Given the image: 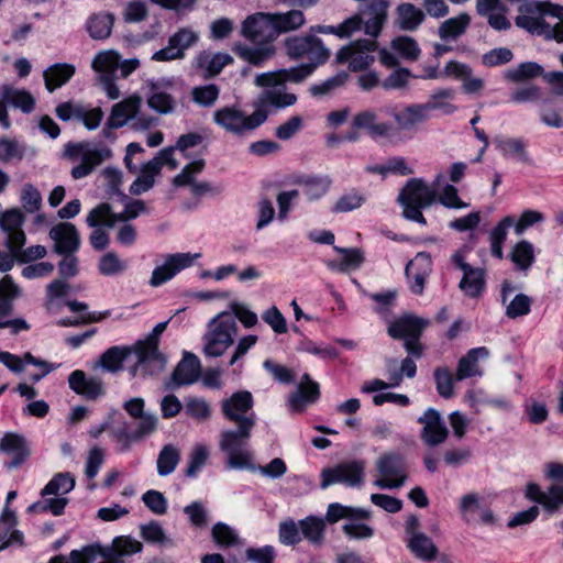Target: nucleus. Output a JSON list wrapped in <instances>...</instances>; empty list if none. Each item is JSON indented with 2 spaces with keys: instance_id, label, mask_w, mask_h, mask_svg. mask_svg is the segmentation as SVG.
<instances>
[{
  "instance_id": "f257e3e1",
  "label": "nucleus",
  "mask_w": 563,
  "mask_h": 563,
  "mask_svg": "<svg viewBox=\"0 0 563 563\" xmlns=\"http://www.w3.org/2000/svg\"><path fill=\"white\" fill-rule=\"evenodd\" d=\"M241 35L256 45L235 44L233 52L242 60L263 67L277 52L274 42L278 38L272 13L257 12L242 23Z\"/></svg>"
},
{
  "instance_id": "f03ea898",
  "label": "nucleus",
  "mask_w": 563,
  "mask_h": 563,
  "mask_svg": "<svg viewBox=\"0 0 563 563\" xmlns=\"http://www.w3.org/2000/svg\"><path fill=\"white\" fill-rule=\"evenodd\" d=\"M169 320L157 323L143 340L133 344L135 364L130 368L133 377L157 376L165 371L166 356L158 350L159 336L166 330Z\"/></svg>"
},
{
  "instance_id": "7ed1b4c3",
  "label": "nucleus",
  "mask_w": 563,
  "mask_h": 563,
  "mask_svg": "<svg viewBox=\"0 0 563 563\" xmlns=\"http://www.w3.org/2000/svg\"><path fill=\"white\" fill-rule=\"evenodd\" d=\"M443 180V175L439 173L433 181V186L426 183L422 178L409 179L398 195V202L402 207L405 219L417 222L421 225L427 224L421 210L429 208L437 200V189Z\"/></svg>"
},
{
  "instance_id": "20e7f679",
  "label": "nucleus",
  "mask_w": 563,
  "mask_h": 563,
  "mask_svg": "<svg viewBox=\"0 0 563 563\" xmlns=\"http://www.w3.org/2000/svg\"><path fill=\"white\" fill-rule=\"evenodd\" d=\"M235 430H224L221 432L219 448L227 454V466L231 470L253 468V454L246 448L251 438L254 422L243 420L242 424H236Z\"/></svg>"
},
{
  "instance_id": "39448f33",
  "label": "nucleus",
  "mask_w": 563,
  "mask_h": 563,
  "mask_svg": "<svg viewBox=\"0 0 563 563\" xmlns=\"http://www.w3.org/2000/svg\"><path fill=\"white\" fill-rule=\"evenodd\" d=\"M65 156L74 163L70 175L74 179H81L90 175L93 169L112 156V151L102 143L77 142L65 145Z\"/></svg>"
},
{
  "instance_id": "423d86ee",
  "label": "nucleus",
  "mask_w": 563,
  "mask_h": 563,
  "mask_svg": "<svg viewBox=\"0 0 563 563\" xmlns=\"http://www.w3.org/2000/svg\"><path fill=\"white\" fill-rule=\"evenodd\" d=\"M238 323L234 317L223 311L213 317L203 335V353L208 357H219L234 343Z\"/></svg>"
},
{
  "instance_id": "0eeeda50",
  "label": "nucleus",
  "mask_w": 563,
  "mask_h": 563,
  "mask_svg": "<svg viewBox=\"0 0 563 563\" xmlns=\"http://www.w3.org/2000/svg\"><path fill=\"white\" fill-rule=\"evenodd\" d=\"M213 122L227 133L243 137L264 124V113L254 111L246 114L236 106H225L213 112Z\"/></svg>"
},
{
  "instance_id": "6e6552de",
  "label": "nucleus",
  "mask_w": 563,
  "mask_h": 563,
  "mask_svg": "<svg viewBox=\"0 0 563 563\" xmlns=\"http://www.w3.org/2000/svg\"><path fill=\"white\" fill-rule=\"evenodd\" d=\"M286 54L294 59L307 58L308 65L317 67L324 64L330 57V51L321 38L313 34L287 37L284 42Z\"/></svg>"
},
{
  "instance_id": "1a4fd4ad",
  "label": "nucleus",
  "mask_w": 563,
  "mask_h": 563,
  "mask_svg": "<svg viewBox=\"0 0 563 563\" xmlns=\"http://www.w3.org/2000/svg\"><path fill=\"white\" fill-rule=\"evenodd\" d=\"M379 477L374 481V485L380 489L400 488L407 481V471L405 459L396 452H386L382 454L375 463Z\"/></svg>"
},
{
  "instance_id": "9d476101",
  "label": "nucleus",
  "mask_w": 563,
  "mask_h": 563,
  "mask_svg": "<svg viewBox=\"0 0 563 563\" xmlns=\"http://www.w3.org/2000/svg\"><path fill=\"white\" fill-rule=\"evenodd\" d=\"M427 325V320L415 316H404L389 324L388 334L393 339H402L406 351L419 358L422 355V346L419 339Z\"/></svg>"
},
{
  "instance_id": "9b49d317",
  "label": "nucleus",
  "mask_w": 563,
  "mask_h": 563,
  "mask_svg": "<svg viewBox=\"0 0 563 563\" xmlns=\"http://www.w3.org/2000/svg\"><path fill=\"white\" fill-rule=\"evenodd\" d=\"M146 211L147 208L142 200L128 201L124 210L119 213L113 212L109 203H100L90 210L86 222L89 227L104 225L112 228L117 222L133 220Z\"/></svg>"
},
{
  "instance_id": "f8f14e48",
  "label": "nucleus",
  "mask_w": 563,
  "mask_h": 563,
  "mask_svg": "<svg viewBox=\"0 0 563 563\" xmlns=\"http://www.w3.org/2000/svg\"><path fill=\"white\" fill-rule=\"evenodd\" d=\"M365 463L360 460L340 463L333 467L321 471L320 487L328 488L334 484H343L347 487H360L364 483Z\"/></svg>"
},
{
  "instance_id": "ddd939ff",
  "label": "nucleus",
  "mask_w": 563,
  "mask_h": 563,
  "mask_svg": "<svg viewBox=\"0 0 563 563\" xmlns=\"http://www.w3.org/2000/svg\"><path fill=\"white\" fill-rule=\"evenodd\" d=\"M255 86L264 88V90L254 101V108L256 112L264 113V123L268 119L272 108L285 109L294 106L297 102V96L295 93L288 92L284 82Z\"/></svg>"
},
{
  "instance_id": "4468645a",
  "label": "nucleus",
  "mask_w": 563,
  "mask_h": 563,
  "mask_svg": "<svg viewBox=\"0 0 563 563\" xmlns=\"http://www.w3.org/2000/svg\"><path fill=\"white\" fill-rule=\"evenodd\" d=\"M375 51V41L357 40L338 51L336 62L341 64L346 63L352 71L363 70L374 63Z\"/></svg>"
},
{
  "instance_id": "2eb2a0df",
  "label": "nucleus",
  "mask_w": 563,
  "mask_h": 563,
  "mask_svg": "<svg viewBox=\"0 0 563 563\" xmlns=\"http://www.w3.org/2000/svg\"><path fill=\"white\" fill-rule=\"evenodd\" d=\"M200 253H174L164 257V262L156 266L150 278L152 287H159L173 279L181 271L191 267L194 262L200 258Z\"/></svg>"
},
{
  "instance_id": "dca6fc26",
  "label": "nucleus",
  "mask_w": 563,
  "mask_h": 563,
  "mask_svg": "<svg viewBox=\"0 0 563 563\" xmlns=\"http://www.w3.org/2000/svg\"><path fill=\"white\" fill-rule=\"evenodd\" d=\"M158 418L156 416H147L137 421L135 428L131 430L126 423L114 428L111 431L113 439L120 445V452H128L132 444L151 435L157 429Z\"/></svg>"
},
{
  "instance_id": "f3484780",
  "label": "nucleus",
  "mask_w": 563,
  "mask_h": 563,
  "mask_svg": "<svg viewBox=\"0 0 563 563\" xmlns=\"http://www.w3.org/2000/svg\"><path fill=\"white\" fill-rule=\"evenodd\" d=\"M198 41V34L188 27H181L169 36L165 47L156 51L152 55L155 62H172L185 57V52L195 45Z\"/></svg>"
},
{
  "instance_id": "a211bd4d",
  "label": "nucleus",
  "mask_w": 563,
  "mask_h": 563,
  "mask_svg": "<svg viewBox=\"0 0 563 563\" xmlns=\"http://www.w3.org/2000/svg\"><path fill=\"white\" fill-rule=\"evenodd\" d=\"M253 405L254 400L252 394L247 390H240L222 401L221 410L228 420L236 424H242L243 420H252L255 424V413H249Z\"/></svg>"
},
{
  "instance_id": "6ab92c4d",
  "label": "nucleus",
  "mask_w": 563,
  "mask_h": 563,
  "mask_svg": "<svg viewBox=\"0 0 563 563\" xmlns=\"http://www.w3.org/2000/svg\"><path fill=\"white\" fill-rule=\"evenodd\" d=\"M418 422L423 426L420 438L426 445L433 448L444 443L448 439L449 430L438 410L428 408L423 415L418 418Z\"/></svg>"
},
{
  "instance_id": "aec40b11",
  "label": "nucleus",
  "mask_w": 563,
  "mask_h": 563,
  "mask_svg": "<svg viewBox=\"0 0 563 563\" xmlns=\"http://www.w3.org/2000/svg\"><path fill=\"white\" fill-rule=\"evenodd\" d=\"M440 107L441 104L438 102L412 103L395 111L393 118L399 130L411 131L428 120L432 108Z\"/></svg>"
},
{
  "instance_id": "412c9836",
  "label": "nucleus",
  "mask_w": 563,
  "mask_h": 563,
  "mask_svg": "<svg viewBox=\"0 0 563 563\" xmlns=\"http://www.w3.org/2000/svg\"><path fill=\"white\" fill-rule=\"evenodd\" d=\"M24 214L18 208L7 210L0 216V228L7 234L5 246L10 250L14 246L19 250L26 242V235L22 229Z\"/></svg>"
},
{
  "instance_id": "4be33fe9",
  "label": "nucleus",
  "mask_w": 563,
  "mask_h": 563,
  "mask_svg": "<svg viewBox=\"0 0 563 563\" xmlns=\"http://www.w3.org/2000/svg\"><path fill=\"white\" fill-rule=\"evenodd\" d=\"M57 254L76 253L81 244L77 228L70 222H59L48 233Z\"/></svg>"
},
{
  "instance_id": "5701e85b",
  "label": "nucleus",
  "mask_w": 563,
  "mask_h": 563,
  "mask_svg": "<svg viewBox=\"0 0 563 563\" xmlns=\"http://www.w3.org/2000/svg\"><path fill=\"white\" fill-rule=\"evenodd\" d=\"M314 69L313 65L301 64L297 67L261 73L255 76L254 85L286 84L287 81L299 84L308 78Z\"/></svg>"
},
{
  "instance_id": "b1692460",
  "label": "nucleus",
  "mask_w": 563,
  "mask_h": 563,
  "mask_svg": "<svg viewBox=\"0 0 563 563\" xmlns=\"http://www.w3.org/2000/svg\"><path fill=\"white\" fill-rule=\"evenodd\" d=\"M388 7L387 0H372L360 9L357 14L363 16L365 34L378 36L387 19Z\"/></svg>"
},
{
  "instance_id": "393cba45",
  "label": "nucleus",
  "mask_w": 563,
  "mask_h": 563,
  "mask_svg": "<svg viewBox=\"0 0 563 563\" xmlns=\"http://www.w3.org/2000/svg\"><path fill=\"white\" fill-rule=\"evenodd\" d=\"M0 452L12 457L11 461L4 463L9 470L20 467L31 454L25 438L14 432H7L1 438Z\"/></svg>"
},
{
  "instance_id": "a878e982",
  "label": "nucleus",
  "mask_w": 563,
  "mask_h": 563,
  "mask_svg": "<svg viewBox=\"0 0 563 563\" xmlns=\"http://www.w3.org/2000/svg\"><path fill=\"white\" fill-rule=\"evenodd\" d=\"M68 385L74 393L88 400H96L106 393L101 378L87 376L81 369H75L70 373Z\"/></svg>"
},
{
  "instance_id": "bb28decb",
  "label": "nucleus",
  "mask_w": 563,
  "mask_h": 563,
  "mask_svg": "<svg viewBox=\"0 0 563 563\" xmlns=\"http://www.w3.org/2000/svg\"><path fill=\"white\" fill-rule=\"evenodd\" d=\"M200 376V361L189 352L184 354L183 360L174 369L169 382L166 383L167 389H174L180 386L195 383Z\"/></svg>"
},
{
  "instance_id": "cd10ccee",
  "label": "nucleus",
  "mask_w": 563,
  "mask_h": 563,
  "mask_svg": "<svg viewBox=\"0 0 563 563\" xmlns=\"http://www.w3.org/2000/svg\"><path fill=\"white\" fill-rule=\"evenodd\" d=\"M432 261L430 254L419 252L406 266V276L410 289L416 295L423 292L426 278L431 272Z\"/></svg>"
},
{
  "instance_id": "c85d7f7f",
  "label": "nucleus",
  "mask_w": 563,
  "mask_h": 563,
  "mask_svg": "<svg viewBox=\"0 0 563 563\" xmlns=\"http://www.w3.org/2000/svg\"><path fill=\"white\" fill-rule=\"evenodd\" d=\"M352 128L365 130L375 141L388 137L393 130L390 123L377 122V114L373 110H363L356 113L352 119Z\"/></svg>"
},
{
  "instance_id": "c756f323",
  "label": "nucleus",
  "mask_w": 563,
  "mask_h": 563,
  "mask_svg": "<svg viewBox=\"0 0 563 563\" xmlns=\"http://www.w3.org/2000/svg\"><path fill=\"white\" fill-rule=\"evenodd\" d=\"M489 356V351L485 346L471 349L459 361L455 380H464L466 378L482 376L483 369L479 365L481 360H486Z\"/></svg>"
},
{
  "instance_id": "7c9ffc66",
  "label": "nucleus",
  "mask_w": 563,
  "mask_h": 563,
  "mask_svg": "<svg viewBox=\"0 0 563 563\" xmlns=\"http://www.w3.org/2000/svg\"><path fill=\"white\" fill-rule=\"evenodd\" d=\"M143 545L130 536L115 537L110 547H101V558L122 563L123 558L141 552Z\"/></svg>"
},
{
  "instance_id": "2f4dec72",
  "label": "nucleus",
  "mask_w": 563,
  "mask_h": 563,
  "mask_svg": "<svg viewBox=\"0 0 563 563\" xmlns=\"http://www.w3.org/2000/svg\"><path fill=\"white\" fill-rule=\"evenodd\" d=\"M142 100L139 96H130L122 101L113 104L108 118L107 126L109 129H119L133 119L140 110Z\"/></svg>"
},
{
  "instance_id": "473e14b6",
  "label": "nucleus",
  "mask_w": 563,
  "mask_h": 563,
  "mask_svg": "<svg viewBox=\"0 0 563 563\" xmlns=\"http://www.w3.org/2000/svg\"><path fill=\"white\" fill-rule=\"evenodd\" d=\"M476 10L479 15L486 16L488 24L497 30L503 31L510 27V22L505 15V8L500 0H477Z\"/></svg>"
},
{
  "instance_id": "72a5a7b5",
  "label": "nucleus",
  "mask_w": 563,
  "mask_h": 563,
  "mask_svg": "<svg viewBox=\"0 0 563 563\" xmlns=\"http://www.w3.org/2000/svg\"><path fill=\"white\" fill-rule=\"evenodd\" d=\"M319 395L318 384L312 382L308 374H305L297 390L289 396V407L292 411H301L308 404L314 402Z\"/></svg>"
},
{
  "instance_id": "f704fd0d",
  "label": "nucleus",
  "mask_w": 563,
  "mask_h": 563,
  "mask_svg": "<svg viewBox=\"0 0 563 563\" xmlns=\"http://www.w3.org/2000/svg\"><path fill=\"white\" fill-rule=\"evenodd\" d=\"M15 525V512L5 506L0 518V550L12 544L23 545V533L14 529Z\"/></svg>"
},
{
  "instance_id": "c9c22d12",
  "label": "nucleus",
  "mask_w": 563,
  "mask_h": 563,
  "mask_svg": "<svg viewBox=\"0 0 563 563\" xmlns=\"http://www.w3.org/2000/svg\"><path fill=\"white\" fill-rule=\"evenodd\" d=\"M424 19L426 13L412 3H400L396 8V23L402 31H416Z\"/></svg>"
},
{
  "instance_id": "e433bc0d",
  "label": "nucleus",
  "mask_w": 563,
  "mask_h": 563,
  "mask_svg": "<svg viewBox=\"0 0 563 563\" xmlns=\"http://www.w3.org/2000/svg\"><path fill=\"white\" fill-rule=\"evenodd\" d=\"M75 73L76 67L73 64L57 63L49 66L43 73L45 88L49 92L55 91L67 84Z\"/></svg>"
},
{
  "instance_id": "4c0bfd02",
  "label": "nucleus",
  "mask_w": 563,
  "mask_h": 563,
  "mask_svg": "<svg viewBox=\"0 0 563 563\" xmlns=\"http://www.w3.org/2000/svg\"><path fill=\"white\" fill-rule=\"evenodd\" d=\"M133 353V346H112L106 350L98 362L92 366L93 369L100 367L109 373H117L122 368L125 358Z\"/></svg>"
},
{
  "instance_id": "58836bf2",
  "label": "nucleus",
  "mask_w": 563,
  "mask_h": 563,
  "mask_svg": "<svg viewBox=\"0 0 563 563\" xmlns=\"http://www.w3.org/2000/svg\"><path fill=\"white\" fill-rule=\"evenodd\" d=\"M272 15L278 36L284 33L296 32L307 22L305 13L299 9L275 12Z\"/></svg>"
},
{
  "instance_id": "ea45409f",
  "label": "nucleus",
  "mask_w": 563,
  "mask_h": 563,
  "mask_svg": "<svg viewBox=\"0 0 563 563\" xmlns=\"http://www.w3.org/2000/svg\"><path fill=\"white\" fill-rule=\"evenodd\" d=\"M140 175L131 184L129 191L133 196H140L151 190L156 183V177L161 175L156 162H146L140 169Z\"/></svg>"
},
{
  "instance_id": "a19ab883",
  "label": "nucleus",
  "mask_w": 563,
  "mask_h": 563,
  "mask_svg": "<svg viewBox=\"0 0 563 563\" xmlns=\"http://www.w3.org/2000/svg\"><path fill=\"white\" fill-rule=\"evenodd\" d=\"M407 547L419 560L431 562L437 559L439 550L434 542L424 533L413 534L407 540Z\"/></svg>"
},
{
  "instance_id": "79ce46f5",
  "label": "nucleus",
  "mask_w": 563,
  "mask_h": 563,
  "mask_svg": "<svg viewBox=\"0 0 563 563\" xmlns=\"http://www.w3.org/2000/svg\"><path fill=\"white\" fill-rule=\"evenodd\" d=\"M114 23L113 14L99 12L90 15L86 22V30L93 40H106L112 33Z\"/></svg>"
},
{
  "instance_id": "37998d69",
  "label": "nucleus",
  "mask_w": 563,
  "mask_h": 563,
  "mask_svg": "<svg viewBox=\"0 0 563 563\" xmlns=\"http://www.w3.org/2000/svg\"><path fill=\"white\" fill-rule=\"evenodd\" d=\"M460 289L467 297L477 298L485 289V274L482 268L472 267L463 272L459 284Z\"/></svg>"
},
{
  "instance_id": "c03bdc74",
  "label": "nucleus",
  "mask_w": 563,
  "mask_h": 563,
  "mask_svg": "<svg viewBox=\"0 0 563 563\" xmlns=\"http://www.w3.org/2000/svg\"><path fill=\"white\" fill-rule=\"evenodd\" d=\"M371 511L364 508L344 506L339 503H332L328 506L325 512V520L330 523H335L341 519H368Z\"/></svg>"
},
{
  "instance_id": "a18cd8bd",
  "label": "nucleus",
  "mask_w": 563,
  "mask_h": 563,
  "mask_svg": "<svg viewBox=\"0 0 563 563\" xmlns=\"http://www.w3.org/2000/svg\"><path fill=\"white\" fill-rule=\"evenodd\" d=\"M514 224L515 218L512 216H506L490 230L489 242L493 256L499 260L503 258V245L507 239L508 229L514 227Z\"/></svg>"
},
{
  "instance_id": "49530a36",
  "label": "nucleus",
  "mask_w": 563,
  "mask_h": 563,
  "mask_svg": "<svg viewBox=\"0 0 563 563\" xmlns=\"http://www.w3.org/2000/svg\"><path fill=\"white\" fill-rule=\"evenodd\" d=\"M470 22L471 18L467 13L450 18L440 24L438 35L443 41L456 40L466 31Z\"/></svg>"
},
{
  "instance_id": "de8ad7c7",
  "label": "nucleus",
  "mask_w": 563,
  "mask_h": 563,
  "mask_svg": "<svg viewBox=\"0 0 563 563\" xmlns=\"http://www.w3.org/2000/svg\"><path fill=\"white\" fill-rule=\"evenodd\" d=\"M181 453L179 448L173 444L164 445L157 456L156 467L159 476H168L178 466Z\"/></svg>"
},
{
  "instance_id": "09e8293b",
  "label": "nucleus",
  "mask_w": 563,
  "mask_h": 563,
  "mask_svg": "<svg viewBox=\"0 0 563 563\" xmlns=\"http://www.w3.org/2000/svg\"><path fill=\"white\" fill-rule=\"evenodd\" d=\"M494 143L504 157L528 162L526 144L521 139L497 136Z\"/></svg>"
},
{
  "instance_id": "8fccbe9b",
  "label": "nucleus",
  "mask_w": 563,
  "mask_h": 563,
  "mask_svg": "<svg viewBox=\"0 0 563 563\" xmlns=\"http://www.w3.org/2000/svg\"><path fill=\"white\" fill-rule=\"evenodd\" d=\"M1 96L4 101L21 109L24 113H30L34 110L35 100L26 90H19L4 85L1 88Z\"/></svg>"
},
{
  "instance_id": "3c124183",
  "label": "nucleus",
  "mask_w": 563,
  "mask_h": 563,
  "mask_svg": "<svg viewBox=\"0 0 563 563\" xmlns=\"http://www.w3.org/2000/svg\"><path fill=\"white\" fill-rule=\"evenodd\" d=\"M120 55L113 49L101 51L92 59L91 67L101 76L113 77L119 67Z\"/></svg>"
},
{
  "instance_id": "603ef678",
  "label": "nucleus",
  "mask_w": 563,
  "mask_h": 563,
  "mask_svg": "<svg viewBox=\"0 0 563 563\" xmlns=\"http://www.w3.org/2000/svg\"><path fill=\"white\" fill-rule=\"evenodd\" d=\"M303 194L309 200H317L323 197L330 189L332 180L329 176H309L301 179Z\"/></svg>"
},
{
  "instance_id": "864d4df0",
  "label": "nucleus",
  "mask_w": 563,
  "mask_h": 563,
  "mask_svg": "<svg viewBox=\"0 0 563 563\" xmlns=\"http://www.w3.org/2000/svg\"><path fill=\"white\" fill-rule=\"evenodd\" d=\"M509 256L518 269L526 272L534 262L533 245L527 240L519 241L512 246Z\"/></svg>"
},
{
  "instance_id": "5fc2aeb1",
  "label": "nucleus",
  "mask_w": 563,
  "mask_h": 563,
  "mask_svg": "<svg viewBox=\"0 0 563 563\" xmlns=\"http://www.w3.org/2000/svg\"><path fill=\"white\" fill-rule=\"evenodd\" d=\"M301 534L310 543L320 545L324 539V520L318 517L309 516L299 521Z\"/></svg>"
},
{
  "instance_id": "6e6d98bb",
  "label": "nucleus",
  "mask_w": 563,
  "mask_h": 563,
  "mask_svg": "<svg viewBox=\"0 0 563 563\" xmlns=\"http://www.w3.org/2000/svg\"><path fill=\"white\" fill-rule=\"evenodd\" d=\"M75 487V478L69 473L56 474L42 489V497L49 495L63 497Z\"/></svg>"
},
{
  "instance_id": "4d7b16f0",
  "label": "nucleus",
  "mask_w": 563,
  "mask_h": 563,
  "mask_svg": "<svg viewBox=\"0 0 563 563\" xmlns=\"http://www.w3.org/2000/svg\"><path fill=\"white\" fill-rule=\"evenodd\" d=\"M544 74L545 73L543 71V67L538 63L526 62L521 63L515 68L507 69L504 74V77L509 81L519 82L538 76L543 77Z\"/></svg>"
},
{
  "instance_id": "13d9d810",
  "label": "nucleus",
  "mask_w": 563,
  "mask_h": 563,
  "mask_svg": "<svg viewBox=\"0 0 563 563\" xmlns=\"http://www.w3.org/2000/svg\"><path fill=\"white\" fill-rule=\"evenodd\" d=\"M147 104L151 109L155 110L156 112L167 114L173 112L175 108V100L159 86L152 85L151 95L147 99Z\"/></svg>"
},
{
  "instance_id": "bf43d9fd",
  "label": "nucleus",
  "mask_w": 563,
  "mask_h": 563,
  "mask_svg": "<svg viewBox=\"0 0 563 563\" xmlns=\"http://www.w3.org/2000/svg\"><path fill=\"white\" fill-rule=\"evenodd\" d=\"M209 459V449L205 444H196L188 455V466L185 471L186 476L194 478L206 465Z\"/></svg>"
},
{
  "instance_id": "052dcab7",
  "label": "nucleus",
  "mask_w": 563,
  "mask_h": 563,
  "mask_svg": "<svg viewBox=\"0 0 563 563\" xmlns=\"http://www.w3.org/2000/svg\"><path fill=\"white\" fill-rule=\"evenodd\" d=\"M203 159H195L187 164L179 174H177L172 183L175 187H190L192 183L197 181L196 177L205 169Z\"/></svg>"
},
{
  "instance_id": "680f3d73",
  "label": "nucleus",
  "mask_w": 563,
  "mask_h": 563,
  "mask_svg": "<svg viewBox=\"0 0 563 563\" xmlns=\"http://www.w3.org/2000/svg\"><path fill=\"white\" fill-rule=\"evenodd\" d=\"M20 200L22 208L27 213H36L41 210L43 199L40 190L31 183L23 185Z\"/></svg>"
},
{
  "instance_id": "e2e57ef3",
  "label": "nucleus",
  "mask_w": 563,
  "mask_h": 563,
  "mask_svg": "<svg viewBox=\"0 0 563 563\" xmlns=\"http://www.w3.org/2000/svg\"><path fill=\"white\" fill-rule=\"evenodd\" d=\"M233 58L227 53H217L213 56L208 54H201L197 58V63L200 67H206L210 76L218 75L224 66L231 64Z\"/></svg>"
},
{
  "instance_id": "0e129e2a",
  "label": "nucleus",
  "mask_w": 563,
  "mask_h": 563,
  "mask_svg": "<svg viewBox=\"0 0 563 563\" xmlns=\"http://www.w3.org/2000/svg\"><path fill=\"white\" fill-rule=\"evenodd\" d=\"M366 201V198L360 191L352 189L345 194H343L334 206L332 207V211L336 213L350 212L355 209L361 208Z\"/></svg>"
},
{
  "instance_id": "69168bd1",
  "label": "nucleus",
  "mask_w": 563,
  "mask_h": 563,
  "mask_svg": "<svg viewBox=\"0 0 563 563\" xmlns=\"http://www.w3.org/2000/svg\"><path fill=\"white\" fill-rule=\"evenodd\" d=\"M67 503L68 499L65 497L55 496L51 498H44L43 500L32 504L27 508V511L35 514L51 512L54 516H59L64 512Z\"/></svg>"
},
{
  "instance_id": "338daca9",
  "label": "nucleus",
  "mask_w": 563,
  "mask_h": 563,
  "mask_svg": "<svg viewBox=\"0 0 563 563\" xmlns=\"http://www.w3.org/2000/svg\"><path fill=\"white\" fill-rule=\"evenodd\" d=\"M220 90L213 84L197 86L191 90V98L195 103L201 107H211L219 98Z\"/></svg>"
},
{
  "instance_id": "774afa93",
  "label": "nucleus",
  "mask_w": 563,
  "mask_h": 563,
  "mask_svg": "<svg viewBox=\"0 0 563 563\" xmlns=\"http://www.w3.org/2000/svg\"><path fill=\"white\" fill-rule=\"evenodd\" d=\"M98 268L102 275L113 276L124 272L128 268V263L114 252H108L100 258Z\"/></svg>"
}]
</instances>
